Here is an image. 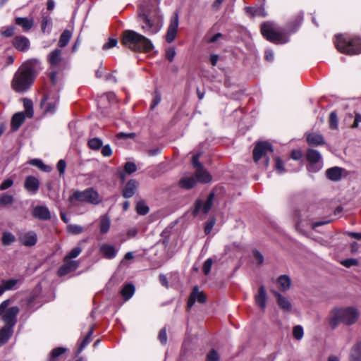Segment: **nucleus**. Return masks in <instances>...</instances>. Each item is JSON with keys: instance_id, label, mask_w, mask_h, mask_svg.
Segmentation results:
<instances>
[{"instance_id": "nucleus-52", "label": "nucleus", "mask_w": 361, "mask_h": 361, "mask_svg": "<svg viewBox=\"0 0 361 361\" xmlns=\"http://www.w3.org/2000/svg\"><path fill=\"white\" fill-rule=\"evenodd\" d=\"M219 353L214 349L211 350L207 355L206 361H219Z\"/></svg>"}, {"instance_id": "nucleus-57", "label": "nucleus", "mask_w": 361, "mask_h": 361, "mask_svg": "<svg viewBox=\"0 0 361 361\" xmlns=\"http://www.w3.org/2000/svg\"><path fill=\"white\" fill-rule=\"evenodd\" d=\"M212 263L213 261L212 258H209L204 262L202 267V271L205 275L209 274Z\"/></svg>"}, {"instance_id": "nucleus-30", "label": "nucleus", "mask_w": 361, "mask_h": 361, "mask_svg": "<svg viewBox=\"0 0 361 361\" xmlns=\"http://www.w3.org/2000/svg\"><path fill=\"white\" fill-rule=\"evenodd\" d=\"M87 240H80L75 247H73L66 256V259H72L80 255L83 250V246Z\"/></svg>"}, {"instance_id": "nucleus-53", "label": "nucleus", "mask_w": 361, "mask_h": 361, "mask_svg": "<svg viewBox=\"0 0 361 361\" xmlns=\"http://www.w3.org/2000/svg\"><path fill=\"white\" fill-rule=\"evenodd\" d=\"M16 32V27L13 25H11L6 27L4 30H3L1 34L2 36L5 37H12Z\"/></svg>"}, {"instance_id": "nucleus-12", "label": "nucleus", "mask_w": 361, "mask_h": 361, "mask_svg": "<svg viewBox=\"0 0 361 361\" xmlns=\"http://www.w3.org/2000/svg\"><path fill=\"white\" fill-rule=\"evenodd\" d=\"M179 25V18L178 12H174L170 19V23L168 27L167 32L166 35V41L168 43H171L176 37L178 28Z\"/></svg>"}, {"instance_id": "nucleus-48", "label": "nucleus", "mask_w": 361, "mask_h": 361, "mask_svg": "<svg viewBox=\"0 0 361 361\" xmlns=\"http://www.w3.org/2000/svg\"><path fill=\"white\" fill-rule=\"evenodd\" d=\"M23 106L25 107L27 116L28 118H32L34 114L32 109V102L30 99H25L23 102Z\"/></svg>"}, {"instance_id": "nucleus-64", "label": "nucleus", "mask_w": 361, "mask_h": 361, "mask_svg": "<svg viewBox=\"0 0 361 361\" xmlns=\"http://www.w3.org/2000/svg\"><path fill=\"white\" fill-rule=\"evenodd\" d=\"M102 154L104 157H110L112 154V149L109 145H102Z\"/></svg>"}, {"instance_id": "nucleus-60", "label": "nucleus", "mask_w": 361, "mask_h": 361, "mask_svg": "<svg viewBox=\"0 0 361 361\" xmlns=\"http://www.w3.org/2000/svg\"><path fill=\"white\" fill-rule=\"evenodd\" d=\"M222 37H223V35L221 33L219 32L212 37L206 35L204 38H205V40L208 43H214V42H216L217 40H219Z\"/></svg>"}, {"instance_id": "nucleus-25", "label": "nucleus", "mask_w": 361, "mask_h": 361, "mask_svg": "<svg viewBox=\"0 0 361 361\" xmlns=\"http://www.w3.org/2000/svg\"><path fill=\"white\" fill-rule=\"evenodd\" d=\"M15 23L21 27L24 32H28L34 25V20L26 17H17Z\"/></svg>"}, {"instance_id": "nucleus-10", "label": "nucleus", "mask_w": 361, "mask_h": 361, "mask_svg": "<svg viewBox=\"0 0 361 361\" xmlns=\"http://www.w3.org/2000/svg\"><path fill=\"white\" fill-rule=\"evenodd\" d=\"M59 100L58 93L51 94L49 92L45 95L41 102V106L45 114H53L56 112V106Z\"/></svg>"}, {"instance_id": "nucleus-17", "label": "nucleus", "mask_w": 361, "mask_h": 361, "mask_svg": "<svg viewBox=\"0 0 361 361\" xmlns=\"http://www.w3.org/2000/svg\"><path fill=\"white\" fill-rule=\"evenodd\" d=\"M196 300L200 303H204L206 302V296L202 292L199 291L197 286L194 287L189 297L187 305L188 310H190L193 306Z\"/></svg>"}, {"instance_id": "nucleus-62", "label": "nucleus", "mask_w": 361, "mask_h": 361, "mask_svg": "<svg viewBox=\"0 0 361 361\" xmlns=\"http://www.w3.org/2000/svg\"><path fill=\"white\" fill-rule=\"evenodd\" d=\"M13 180L11 178H7V179L4 180L0 185V190H6V189L9 188L10 187H11L13 185Z\"/></svg>"}, {"instance_id": "nucleus-43", "label": "nucleus", "mask_w": 361, "mask_h": 361, "mask_svg": "<svg viewBox=\"0 0 361 361\" xmlns=\"http://www.w3.org/2000/svg\"><path fill=\"white\" fill-rule=\"evenodd\" d=\"M108 102L109 103H114L116 102V94L114 92H108L103 94L99 100V104H104V102Z\"/></svg>"}, {"instance_id": "nucleus-54", "label": "nucleus", "mask_w": 361, "mask_h": 361, "mask_svg": "<svg viewBox=\"0 0 361 361\" xmlns=\"http://www.w3.org/2000/svg\"><path fill=\"white\" fill-rule=\"evenodd\" d=\"M125 172L131 174L137 171V166L133 162H126L124 166Z\"/></svg>"}, {"instance_id": "nucleus-22", "label": "nucleus", "mask_w": 361, "mask_h": 361, "mask_svg": "<svg viewBox=\"0 0 361 361\" xmlns=\"http://www.w3.org/2000/svg\"><path fill=\"white\" fill-rule=\"evenodd\" d=\"M273 294L276 298L278 305L285 312H289L292 309V305L290 301L281 293L276 290H272Z\"/></svg>"}, {"instance_id": "nucleus-1", "label": "nucleus", "mask_w": 361, "mask_h": 361, "mask_svg": "<svg viewBox=\"0 0 361 361\" xmlns=\"http://www.w3.org/2000/svg\"><path fill=\"white\" fill-rule=\"evenodd\" d=\"M159 0H141L138 8V18L142 29L149 35L159 32L163 26V16L159 8Z\"/></svg>"}, {"instance_id": "nucleus-23", "label": "nucleus", "mask_w": 361, "mask_h": 361, "mask_svg": "<svg viewBox=\"0 0 361 361\" xmlns=\"http://www.w3.org/2000/svg\"><path fill=\"white\" fill-rule=\"evenodd\" d=\"M138 187V182L135 179H131L127 182L123 190V196L125 198H130L133 196Z\"/></svg>"}, {"instance_id": "nucleus-7", "label": "nucleus", "mask_w": 361, "mask_h": 361, "mask_svg": "<svg viewBox=\"0 0 361 361\" xmlns=\"http://www.w3.org/2000/svg\"><path fill=\"white\" fill-rule=\"evenodd\" d=\"M262 35L269 41L276 44H285L288 42V37L277 32L270 23H264L261 27Z\"/></svg>"}, {"instance_id": "nucleus-51", "label": "nucleus", "mask_w": 361, "mask_h": 361, "mask_svg": "<svg viewBox=\"0 0 361 361\" xmlns=\"http://www.w3.org/2000/svg\"><path fill=\"white\" fill-rule=\"evenodd\" d=\"M136 211L139 214L145 215L149 212V207L145 203L139 202L136 205Z\"/></svg>"}, {"instance_id": "nucleus-24", "label": "nucleus", "mask_w": 361, "mask_h": 361, "mask_svg": "<svg viewBox=\"0 0 361 361\" xmlns=\"http://www.w3.org/2000/svg\"><path fill=\"white\" fill-rule=\"evenodd\" d=\"M22 281L19 279H11L8 280H2L0 282V296L7 290L16 289V286L18 283Z\"/></svg>"}, {"instance_id": "nucleus-3", "label": "nucleus", "mask_w": 361, "mask_h": 361, "mask_svg": "<svg viewBox=\"0 0 361 361\" xmlns=\"http://www.w3.org/2000/svg\"><path fill=\"white\" fill-rule=\"evenodd\" d=\"M122 44L135 51H151L154 46L150 39L133 30H125L122 34Z\"/></svg>"}, {"instance_id": "nucleus-59", "label": "nucleus", "mask_w": 361, "mask_h": 361, "mask_svg": "<svg viewBox=\"0 0 361 361\" xmlns=\"http://www.w3.org/2000/svg\"><path fill=\"white\" fill-rule=\"evenodd\" d=\"M341 264L343 265L345 267H350L352 266L357 265L358 264V261L355 259H346L344 260H342L341 262Z\"/></svg>"}, {"instance_id": "nucleus-56", "label": "nucleus", "mask_w": 361, "mask_h": 361, "mask_svg": "<svg viewBox=\"0 0 361 361\" xmlns=\"http://www.w3.org/2000/svg\"><path fill=\"white\" fill-rule=\"evenodd\" d=\"M275 169L279 173H283L285 172V168L283 166V162L281 160V158L277 157L276 159V164H275Z\"/></svg>"}, {"instance_id": "nucleus-33", "label": "nucleus", "mask_w": 361, "mask_h": 361, "mask_svg": "<svg viewBox=\"0 0 361 361\" xmlns=\"http://www.w3.org/2000/svg\"><path fill=\"white\" fill-rule=\"evenodd\" d=\"M196 179L195 176L183 177L179 181V185L182 188L191 189L196 185Z\"/></svg>"}, {"instance_id": "nucleus-47", "label": "nucleus", "mask_w": 361, "mask_h": 361, "mask_svg": "<svg viewBox=\"0 0 361 361\" xmlns=\"http://www.w3.org/2000/svg\"><path fill=\"white\" fill-rule=\"evenodd\" d=\"M67 231L71 234L78 235L82 233L84 229L81 226L77 224H69L67 226Z\"/></svg>"}, {"instance_id": "nucleus-58", "label": "nucleus", "mask_w": 361, "mask_h": 361, "mask_svg": "<svg viewBox=\"0 0 361 361\" xmlns=\"http://www.w3.org/2000/svg\"><path fill=\"white\" fill-rule=\"evenodd\" d=\"M66 161L63 159H60L56 165L57 170L59 171L60 176H62L66 170Z\"/></svg>"}, {"instance_id": "nucleus-15", "label": "nucleus", "mask_w": 361, "mask_h": 361, "mask_svg": "<svg viewBox=\"0 0 361 361\" xmlns=\"http://www.w3.org/2000/svg\"><path fill=\"white\" fill-rule=\"evenodd\" d=\"M12 44L19 51H27L30 47V42L27 37L23 35H17L12 40Z\"/></svg>"}, {"instance_id": "nucleus-13", "label": "nucleus", "mask_w": 361, "mask_h": 361, "mask_svg": "<svg viewBox=\"0 0 361 361\" xmlns=\"http://www.w3.org/2000/svg\"><path fill=\"white\" fill-rule=\"evenodd\" d=\"M18 312V307L13 306L8 308V310L2 314V319L6 324L4 327L13 329L16 323V317Z\"/></svg>"}, {"instance_id": "nucleus-27", "label": "nucleus", "mask_w": 361, "mask_h": 361, "mask_svg": "<svg viewBox=\"0 0 361 361\" xmlns=\"http://www.w3.org/2000/svg\"><path fill=\"white\" fill-rule=\"evenodd\" d=\"M195 178L196 182H200L202 183H207L211 181V175L202 167L195 171Z\"/></svg>"}, {"instance_id": "nucleus-8", "label": "nucleus", "mask_w": 361, "mask_h": 361, "mask_svg": "<svg viewBox=\"0 0 361 361\" xmlns=\"http://www.w3.org/2000/svg\"><path fill=\"white\" fill-rule=\"evenodd\" d=\"M274 149L272 145L267 142H259L256 144L253 150V159L255 163H258L262 158L264 159V166L267 168L269 164V157L267 154H271Z\"/></svg>"}, {"instance_id": "nucleus-5", "label": "nucleus", "mask_w": 361, "mask_h": 361, "mask_svg": "<svg viewBox=\"0 0 361 361\" xmlns=\"http://www.w3.org/2000/svg\"><path fill=\"white\" fill-rule=\"evenodd\" d=\"M334 44L341 53L355 55L361 53V38L348 34H338L335 36Z\"/></svg>"}, {"instance_id": "nucleus-46", "label": "nucleus", "mask_w": 361, "mask_h": 361, "mask_svg": "<svg viewBox=\"0 0 361 361\" xmlns=\"http://www.w3.org/2000/svg\"><path fill=\"white\" fill-rule=\"evenodd\" d=\"M329 127L331 129L336 130L338 128V117L337 114L335 111H332L330 114L329 116Z\"/></svg>"}, {"instance_id": "nucleus-26", "label": "nucleus", "mask_w": 361, "mask_h": 361, "mask_svg": "<svg viewBox=\"0 0 361 361\" xmlns=\"http://www.w3.org/2000/svg\"><path fill=\"white\" fill-rule=\"evenodd\" d=\"M256 304L262 309L264 310L267 302V293L264 286H260L257 294L255 296Z\"/></svg>"}, {"instance_id": "nucleus-18", "label": "nucleus", "mask_w": 361, "mask_h": 361, "mask_svg": "<svg viewBox=\"0 0 361 361\" xmlns=\"http://www.w3.org/2000/svg\"><path fill=\"white\" fill-rule=\"evenodd\" d=\"M20 243L27 247H32L37 243V235L33 231L22 233L19 237Z\"/></svg>"}, {"instance_id": "nucleus-6", "label": "nucleus", "mask_w": 361, "mask_h": 361, "mask_svg": "<svg viewBox=\"0 0 361 361\" xmlns=\"http://www.w3.org/2000/svg\"><path fill=\"white\" fill-rule=\"evenodd\" d=\"M68 201L71 203L74 201H78L97 205L102 202V197L93 188H87L82 191H75L69 197Z\"/></svg>"}, {"instance_id": "nucleus-31", "label": "nucleus", "mask_w": 361, "mask_h": 361, "mask_svg": "<svg viewBox=\"0 0 361 361\" xmlns=\"http://www.w3.org/2000/svg\"><path fill=\"white\" fill-rule=\"evenodd\" d=\"M326 175L329 180L338 181L341 178L342 169L338 166L330 168L326 170Z\"/></svg>"}, {"instance_id": "nucleus-16", "label": "nucleus", "mask_w": 361, "mask_h": 361, "mask_svg": "<svg viewBox=\"0 0 361 361\" xmlns=\"http://www.w3.org/2000/svg\"><path fill=\"white\" fill-rule=\"evenodd\" d=\"M47 61L51 68H59L63 62L62 51L55 49L47 56Z\"/></svg>"}, {"instance_id": "nucleus-61", "label": "nucleus", "mask_w": 361, "mask_h": 361, "mask_svg": "<svg viewBox=\"0 0 361 361\" xmlns=\"http://www.w3.org/2000/svg\"><path fill=\"white\" fill-rule=\"evenodd\" d=\"M161 97L160 93L156 90L154 92V97L151 104V109H154L161 102Z\"/></svg>"}, {"instance_id": "nucleus-21", "label": "nucleus", "mask_w": 361, "mask_h": 361, "mask_svg": "<svg viewBox=\"0 0 361 361\" xmlns=\"http://www.w3.org/2000/svg\"><path fill=\"white\" fill-rule=\"evenodd\" d=\"M39 185V180L33 176H27L24 182L25 189L32 194L37 192Z\"/></svg>"}, {"instance_id": "nucleus-19", "label": "nucleus", "mask_w": 361, "mask_h": 361, "mask_svg": "<svg viewBox=\"0 0 361 361\" xmlns=\"http://www.w3.org/2000/svg\"><path fill=\"white\" fill-rule=\"evenodd\" d=\"M118 249L108 243H102L99 246V252L104 258L108 259H112L115 258L118 254Z\"/></svg>"}, {"instance_id": "nucleus-20", "label": "nucleus", "mask_w": 361, "mask_h": 361, "mask_svg": "<svg viewBox=\"0 0 361 361\" xmlns=\"http://www.w3.org/2000/svg\"><path fill=\"white\" fill-rule=\"evenodd\" d=\"M32 216L38 219L47 221L51 218V213L46 206H36L32 210Z\"/></svg>"}, {"instance_id": "nucleus-50", "label": "nucleus", "mask_w": 361, "mask_h": 361, "mask_svg": "<svg viewBox=\"0 0 361 361\" xmlns=\"http://www.w3.org/2000/svg\"><path fill=\"white\" fill-rule=\"evenodd\" d=\"M13 202V197L11 195L4 194L0 197V205L7 206Z\"/></svg>"}, {"instance_id": "nucleus-32", "label": "nucleus", "mask_w": 361, "mask_h": 361, "mask_svg": "<svg viewBox=\"0 0 361 361\" xmlns=\"http://www.w3.org/2000/svg\"><path fill=\"white\" fill-rule=\"evenodd\" d=\"M276 283H277L278 288L281 291L286 292L290 288V284H291V281L288 276L281 275L278 278Z\"/></svg>"}, {"instance_id": "nucleus-40", "label": "nucleus", "mask_w": 361, "mask_h": 361, "mask_svg": "<svg viewBox=\"0 0 361 361\" xmlns=\"http://www.w3.org/2000/svg\"><path fill=\"white\" fill-rule=\"evenodd\" d=\"M66 348L58 347L51 350L48 357V361H56L59 356L65 353Z\"/></svg>"}, {"instance_id": "nucleus-41", "label": "nucleus", "mask_w": 361, "mask_h": 361, "mask_svg": "<svg viewBox=\"0 0 361 361\" xmlns=\"http://www.w3.org/2000/svg\"><path fill=\"white\" fill-rule=\"evenodd\" d=\"M71 37V32L68 30H64L60 36V39H59V44H58L59 47H66L68 44V43L69 42Z\"/></svg>"}, {"instance_id": "nucleus-35", "label": "nucleus", "mask_w": 361, "mask_h": 361, "mask_svg": "<svg viewBox=\"0 0 361 361\" xmlns=\"http://www.w3.org/2000/svg\"><path fill=\"white\" fill-rule=\"evenodd\" d=\"M135 288L133 284L128 283L125 285L121 290V294L124 300H128L134 295Z\"/></svg>"}, {"instance_id": "nucleus-38", "label": "nucleus", "mask_w": 361, "mask_h": 361, "mask_svg": "<svg viewBox=\"0 0 361 361\" xmlns=\"http://www.w3.org/2000/svg\"><path fill=\"white\" fill-rule=\"evenodd\" d=\"M13 334V329L3 327L0 329V346L7 342Z\"/></svg>"}, {"instance_id": "nucleus-36", "label": "nucleus", "mask_w": 361, "mask_h": 361, "mask_svg": "<svg viewBox=\"0 0 361 361\" xmlns=\"http://www.w3.org/2000/svg\"><path fill=\"white\" fill-rule=\"evenodd\" d=\"M52 19L49 15H43L41 21V30L43 33L51 32Z\"/></svg>"}, {"instance_id": "nucleus-39", "label": "nucleus", "mask_w": 361, "mask_h": 361, "mask_svg": "<svg viewBox=\"0 0 361 361\" xmlns=\"http://www.w3.org/2000/svg\"><path fill=\"white\" fill-rule=\"evenodd\" d=\"M110 225L111 221L109 217L107 215L102 216L100 219V232L103 234L106 233L110 228Z\"/></svg>"}, {"instance_id": "nucleus-45", "label": "nucleus", "mask_w": 361, "mask_h": 361, "mask_svg": "<svg viewBox=\"0 0 361 361\" xmlns=\"http://www.w3.org/2000/svg\"><path fill=\"white\" fill-rule=\"evenodd\" d=\"M15 236L10 232H4L2 235V243L4 245H8L15 242Z\"/></svg>"}, {"instance_id": "nucleus-34", "label": "nucleus", "mask_w": 361, "mask_h": 361, "mask_svg": "<svg viewBox=\"0 0 361 361\" xmlns=\"http://www.w3.org/2000/svg\"><path fill=\"white\" fill-rule=\"evenodd\" d=\"M350 361H361V341L357 342L351 349Z\"/></svg>"}, {"instance_id": "nucleus-37", "label": "nucleus", "mask_w": 361, "mask_h": 361, "mask_svg": "<svg viewBox=\"0 0 361 361\" xmlns=\"http://www.w3.org/2000/svg\"><path fill=\"white\" fill-rule=\"evenodd\" d=\"M29 164L37 167L39 169L44 172H50L51 171V167L50 166L44 164L43 161L39 159H31L29 161Z\"/></svg>"}, {"instance_id": "nucleus-11", "label": "nucleus", "mask_w": 361, "mask_h": 361, "mask_svg": "<svg viewBox=\"0 0 361 361\" xmlns=\"http://www.w3.org/2000/svg\"><path fill=\"white\" fill-rule=\"evenodd\" d=\"M214 198V193L211 192L204 202L200 199L197 200L194 204V209L192 212V215L196 216L200 212H202L204 214H207L213 204Z\"/></svg>"}, {"instance_id": "nucleus-2", "label": "nucleus", "mask_w": 361, "mask_h": 361, "mask_svg": "<svg viewBox=\"0 0 361 361\" xmlns=\"http://www.w3.org/2000/svg\"><path fill=\"white\" fill-rule=\"evenodd\" d=\"M39 69L40 62L36 59L24 62L14 73L11 88L18 93L26 92L32 85Z\"/></svg>"}, {"instance_id": "nucleus-44", "label": "nucleus", "mask_w": 361, "mask_h": 361, "mask_svg": "<svg viewBox=\"0 0 361 361\" xmlns=\"http://www.w3.org/2000/svg\"><path fill=\"white\" fill-rule=\"evenodd\" d=\"M94 332V327L91 326L87 332V334L82 340L79 347V351H82L86 345L90 342V338Z\"/></svg>"}, {"instance_id": "nucleus-42", "label": "nucleus", "mask_w": 361, "mask_h": 361, "mask_svg": "<svg viewBox=\"0 0 361 361\" xmlns=\"http://www.w3.org/2000/svg\"><path fill=\"white\" fill-rule=\"evenodd\" d=\"M87 145L91 149L98 150L102 147L103 142L101 139L93 137L89 140Z\"/></svg>"}, {"instance_id": "nucleus-49", "label": "nucleus", "mask_w": 361, "mask_h": 361, "mask_svg": "<svg viewBox=\"0 0 361 361\" xmlns=\"http://www.w3.org/2000/svg\"><path fill=\"white\" fill-rule=\"evenodd\" d=\"M293 335L296 340H301L304 335L302 326L300 325L295 326L293 329Z\"/></svg>"}, {"instance_id": "nucleus-29", "label": "nucleus", "mask_w": 361, "mask_h": 361, "mask_svg": "<svg viewBox=\"0 0 361 361\" xmlns=\"http://www.w3.org/2000/svg\"><path fill=\"white\" fill-rule=\"evenodd\" d=\"M25 119L23 112L16 113L11 118V126L13 131H16L20 127Z\"/></svg>"}, {"instance_id": "nucleus-14", "label": "nucleus", "mask_w": 361, "mask_h": 361, "mask_svg": "<svg viewBox=\"0 0 361 361\" xmlns=\"http://www.w3.org/2000/svg\"><path fill=\"white\" fill-rule=\"evenodd\" d=\"M63 264L60 267L58 270V275L60 276H65L75 270H76L80 265L79 261L63 259Z\"/></svg>"}, {"instance_id": "nucleus-28", "label": "nucleus", "mask_w": 361, "mask_h": 361, "mask_svg": "<svg viewBox=\"0 0 361 361\" xmlns=\"http://www.w3.org/2000/svg\"><path fill=\"white\" fill-rule=\"evenodd\" d=\"M307 142L309 145L318 146L325 143L324 137L321 134L311 133L307 135Z\"/></svg>"}, {"instance_id": "nucleus-55", "label": "nucleus", "mask_w": 361, "mask_h": 361, "mask_svg": "<svg viewBox=\"0 0 361 361\" xmlns=\"http://www.w3.org/2000/svg\"><path fill=\"white\" fill-rule=\"evenodd\" d=\"M117 43H118L117 39H114V38H109L108 42H106V43H104L103 44L102 49L107 50V49H111V48L116 47Z\"/></svg>"}, {"instance_id": "nucleus-4", "label": "nucleus", "mask_w": 361, "mask_h": 361, "mask_svg": "<svg viewBox=\"0 0 361 361\" xmlns=\"http://www.w3.org/2000/svg\"><path fill=\"white\" fill-rule=\"evenodd\" d=\"M358 311L353 307L334 308L329 317V324L332 329L336 328L339 324L352 325L359 317Z\"/></svg>"}, {"instance_id": "nucleus-9", "label": "nucleus", "mask_w": 361, "mask_h": 361, "mask_svg": "<svg viewBox=\"0 0 361 361\" xmlns=\"http://www.w3.org/2000/svg\"><path fill=\"white\" fill-rule=\"evenodd\" d=\"M306 159L308 161L307 169L309 172L317 173L323 167L322 155L317 150L307 149L306 152Z\"/></svg>"}, {"instance_id": "nucleus-63", "label": "nucleus", "mask_w": 361, "mask_h": 361, "mask_svg": "<svg viewBox=\"0 0 361 361\" xmlns=\"http://www.w3.org/2000/svg\"><path fill=\"white\" fill-rule=\"evenodd\" d=\"M215 219L212 218L207 223V224L204 226V233L206 234L210 233L215 224Z\"/></svg>"}]
</instances>
